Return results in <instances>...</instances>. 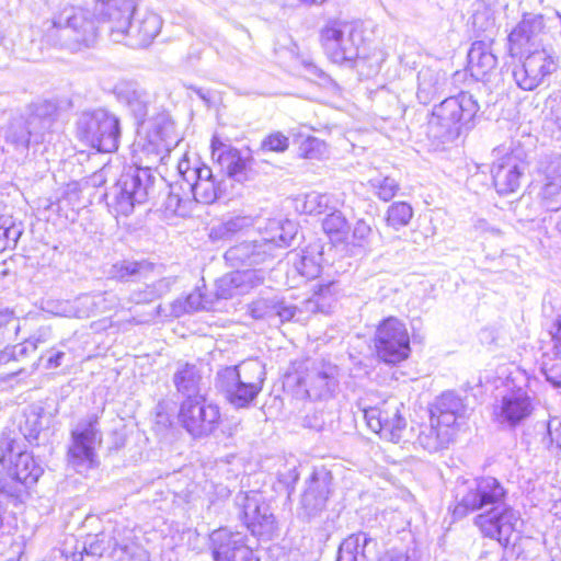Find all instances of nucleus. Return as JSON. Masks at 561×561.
Returning <instances> with one entry per match:
<instances>
[{
    "instance_id": "58",
    "label": "nucleus",
    "mask_w": 561,
    "mask_h": 561,
    "mask_svg": "<svg viewBox=\"0 0 561 561\" xmlns=\"http://www.w3.org/2000/svg\"><path fill=\"white\" fill-rule=\"evenodd\" d=\"M203 163H199V161H195L194 165H192L188 158H183L179 161L178 170L180 175L183 179V182L186 184V186L194 180V178H191V173H198Z\"/></svg>"
},
{
    "instance_id": "53",
    "label": "nucleus",
    "mask_w": 561,
    "mask_h": 561,
    "mask_svg": "<svg viewBox=\"0 0 561 561\" xmlns=\"http://www.w3.org/2000/svg\"><path fill=\"white\" fill-rule=\"evenodd\" d=\"M438 414L435 415L432 413L431 421L433 424H435L437 427H440L442 432H447L449 436H451V440L454 439L455 433H456V425L457 420L461 417V415L445 412V411H437Z\"/></svg>"
},
{
    "instance_id": "2",
    "label": "nucleus",
    "mask_w": 561,
    "mask_h": 561,
    "mask_svg": "<svg viewBox=\"0 0 561 561\" xmlns=\"http://www.w3.org/2000/svg\"><path fill=\"white\" fill-rule=\"evenodd\" d=\"M114 93L118 102L125 104L134 114L136 119L141 121L145 137L137 142L140 152L151 162L162 161L164 154L170 150L169 141L172 131V123L161 115L153 119L144 122L148 113L149 95L134 81H121L115 85Z\"/></svg>"
},
{
    "instance_id": "33",
    "label": "nucleus",
    "mask_w": 561,
    "mask_h": 561,
    "mask_svg": "<svg viewBox=\"0 0 561 561\" xmlns=\"http://www.w3.org/2000/svg\"><path fill=\"white\" fill-rule=\"evenodd\" d=\"M173 382L176 390L186 397V399L202 397L203 377L201 370L193 364L180 363L173 376Z\"/></svg>"
},
{
    "instance_id": "12",
    "label": "nucleus",
    "mask_w": 561,
    "mask_h": 561,
    "mask_svg": "<svg viewBox=\"0 0 561 561\" xmlns=\"http://www.w3.org/2000/svg\"><path fill=\"white\" fill-rule=\"evenodd\" d=\"M377 356L387 364H398L410 354V336L405 324L394 317L385 319L375 334Z\"/></svg>"
},
{
    "instance_id": "20",
    "label": "nucleus",
    "mask_w": 561,
    "mask_h": 561,
    "mask_svg": "<svg viewBox=\"0 0 561 561\" xmlns=\"http://www.w3.org/2000/svg\"><path fill=\"white\" fill-rule=\"evenodd\" d=\"M236 503L240 507V518L253 535H268L274 530V515L259 493H239Z\"/></svg>"
},
{
    "instance_id": "13",
    "label": "nucleus",
    "mask_w": 561,
    "mask_h": 561,
    "mask_svg": "<svg viewBox=\"0 0 561 561\" xmlns=\"http://www.w3.org/2000/svg\"><path fill=\"white\" fill-rule=\"evenodd\" d=\"M179 421L194 438L206 437L218 427L220 411L204 397L190 398L181 403Z\"/></svg>"
},
{
    "instance_id": "17",
    "label": "nucleus",
    "mask_w": 561,
    "mask_h": 561,
    "mask_svg": "<svg viewBox=\"0 0 561 561\" xmlns=\"http://www.w3.org/2000/svg\"><path fill=\"white\" fill-rule=\"evenodd\" d=\"M162 27L161 18L152 12L138 10L133 11L128 16V25L123 27L118 38H112L116 43L125 41V44L133 48L148 47L158 36Z\"/></svg>"
},
{
    "instance_id": "48",
    "label": "nucleus",
    "mask_w": 561,
    "mask_h": 561,
    "mask_svg": "<svg viewBox=\"0 0 561 561\" xmlns=\"http://www.w3.org/2000/svg\"><path fill=\"white\" fill-rule=\"evenodd\" d=\"M289 148V138L280 131H273L265 136L259 151L283 153Z\"/></svg>"
},
{
    "instance_id": "42",
    "label": "nucleus",
    "mask_w": 561,
    "mask_h": 561,
    "mask_svg": "<svg viewBox=\"0 0 561 561\" xmlns=\"http://www.w3.org/2000/svg\"><path fill=\"white\" fill-rule=\"evenodd\" d=\"M22 234L20 225L11 218L0 217V252L14 248Z\"/></svg>"
},
{
    "instance_id": "26",
    "label": "nucleus",
    "mask_w": 561,
    "mask_h": 561,
    "mask_svg": "<svg viewBox=\"0 0 561 561\" xmlns=\"http://www.w3.org/2000/svg\"><path fill=\"white\" fill-rule=\"evenodd\" d=\"M249 312L256 320H266L271 323L293 320L300 310L296 306L278 298H259L249 306Z\"/></svg>"
},
{
    "instance_id": "1",
    "label": "nucleus",
    "mask_w": 561,
    "mask_h": 561,
    "mask_svg": "<svg viewBox=\"0 0 561 561\" xmlns=\"http://www.w3.org/2000/svg\"><path fill=\"white\" fill-rule=\"evenodd\" d=\"M506 494L502 483L493 477L463 481L456 488L453 516L462 518L469 513L480 512L474 517V525L484 537L506 547L519 522V514L505 503Z\"/></svg>"
},
{
    "instance_id": "29",
    "label": "nucleus",
    "mask_w": 561,
    "mask_h": 561,
    "mask_svg": "<svg viewBox=\"0 0 561 561\" xmlns=\"http://www.w3.org/2000/svg\"><path fill=\"white\" fill-rule=\"evenodd\" d=\"M194 180L187 185L194 201L202 204H211L224 192L222 183L217 181L208 165H202L198 173H191Z\"/></svg>"
},
{
    "instance_id": "3",
    "label": "nucleus",
    "mask_w": 561,
    "mask_h": 561,
    "mask_svg": "<svg viewBox=\"0 0 561 561\" xmlns=\"http://www.w3.org/2000/svg\"><path fill=\"white\" fill-rule=\"evenodd\" d=\"M478 101L469 92H460L435 105L427 122V136L438 144L456 140L473 126L479 112Z\"/></svg>"
},
{
    "instance_id": "14",
    "label": "nucleus",
    "mask_w": 561,
    "mask_h": 561,
    "mask_svg": "<svg viewBox=\"0 0 561 561\" xmlns=\"http://www.w3.org/2000/svg\"><path fill=\"white\" fill-rule=\"evenodd\" d=\"M297 386L311 400H329L339 388V367L327 360H316L307 366Z\"/></svg>"
},
{
    "instance_id": "40",
    "label": "nucleus",
    "mask_w": 561,
    "mask_h": 561,
    "mask_svg": "<svg viewBox=\"0 0 561 561\" xmlns=\"http://www.w3.org/2000/svg\"><path fill=\"white\" fill-rule=\"evenodd\" d=\"M266 268L234 271V282H237L239 285V293L244 295L252 289L263 285L266 279Z\"/></svg>"
},
{
    "instance_id": "64",
    "label": "nucleus",
    "mask_w": 561,
    "mask_h": 561,
    "mask_svg": "<svg viewBox=\"0 0 561 561\" xmlns=\"http://www.w3.org/2000/svg\"><path fill=\"white\" fill-rule=\"evenodd\" d=\"M553 351L557 356L561 357V314L557 317L553 330L551 331Z\"/></svg>"
},
{
    "instance_id": "16",
    "label": "nucleus",
    "mask_w": 561,
    "mask_h": 561,
    "mask_svg": "<svg viewBox=\"0 0 561 561\" xmlns=\"http://www.w3.org/2000/svg\"><path fill=\"white\" fill-rule=\"evenodd\" d=\"M210 147L213 159L219 163L229 179L239 183L254 179L255 160L251 156H242L239 149L222 142L216 136L213 137Z\"/></svg>"
},
{
    "instance_id": "59",
    "label": "nucleus",
    "mask_w": 561,
    "mask_h": 561,
    "mask_svg": "<svg viewBox=\"0 0 561 561\" xmlns=\"http://www.w3.org/2000/svg\"><path fill=\"white\" fill-rule=\"evenodd\" d=\"M208 308V300H206L199 290L191 293L184 302L185 312H195Z\"/></svg>"
},
{
    "instance_id": "55",
    "label": "nucleus",
    "mask_w": 561,
    "mask_h": 561,
    "mask_svg": "<svg viewBox=\"0 0 561 561\" xmlns=\"http://www.w3.org/2000/svg\"><path fill=\"white\" fill-rule=\"evenodd\" d=\"M294 267L298 274L306 278H314L320 274L321 267L313 257L310 256H301L297 262H295Z\"/></svg>"
},
{
    "instance_id": "11",
    "label": "nucleus",
    "mask_w": 561,
    "mask_h": 561,
    "mask_svg": "<svg viewBox=\"0 0 561 561\" xmlns=\"http://www.w3.org/2000/svg\"><path fill=\"white\" fill-rule=\"evenodd\" d=\"M402 408L398 398L390 397L374 407L365 408L364 417L368 427L381 438L392 443L405 442L407 421L401 413Z\"/></svg>"
},
{
    "instance_id": "5",
    "label": "nucleus",
    "mask_w": 561,
    "mask_h": 561,
    "mask_svg": "<svg viewBox=\"0 0 561 561\" xmlns=\"http://www.w3.org/2000/svg\"><path fill=\"white\" fill-rule=\"evenodd\" d=\"M45 32L49 41L69 48L79 45L89 46L98 35L95 20L88 10L66 4L50 21L45 22Z\"/></svg>"
},
{
    "instance_id": "46",
    "label": "nucleus",
    "mask_w": 561,
    "mask_h": 561,
    "mask_svg": "<svg viewBox=\"0 0 561 561\" xmlns=\"http://www.w3.org/2000/svg\"><path fill=\"white\" fill-rule=\"evenodd\" d=\"M327 153L323 140L309 136L299 146V156L305 159L319 160Z\"/></svg>"
},
{
    "instance_id": "18",
    "label": "nucleus",
    "mask_w": 561,
    "mask_h": 561,
    "mask_svg": "<svg viewBox=\"0 0 561 561\" xmlns=\"http://www.w3.org/2000/svg\"><path fill=\"white\" fill-rule=\"evenodd\" d=\"M98 422V415L91 414L81 420L71 432L72 445L69 448V457L75 467H92L95 457L94 446L96 440H101Z\"/></svg>"
},
{
    "instance_id": "4",
    "label": "nucleus",
    "mask_w": 561,
    "mask_h": 561,
    "mask_svg": "<svg viewBox=\"0 0 561 561\" xmlns=\"http://www.w3.org/2000/svg\"><path fill=\"white\" fill-rule=\"evenodd\" d=\"M295 232L294 222L272 219L262 237L229 248L225 253V259L231 266L266 264L277 256L278 250L286 249L291 244Z\"/></svg>"
},
{
    "instance_id": "44",
    "label": "nucleus",
    "mask_w": 561,
    "mask_h": 561,
    "mask_svg": "<svg viewBox=\"0 0 561 561\" xmlns=\"http://www.w3.org/2000/svg\"><path fill=\"white\" fill-rule=\"evenodd\" d=\"M20 331V321L10 310L0 311V345L11 341Z\"/></svg>"
},
{
    "instance_id": "63",
    "label": "nucleus",
    "mask_w": 561,
    "mask_h": 561,
    "mask_svg": "<svg viewBox=\"0 0 561 561\" xmlns=\"http://www.w3.org/2000/svg\"><path fill=\"white\" fill-rule=\"evenodd\" d=\"M50 329L41 328L32 336L26 339V342L31 345V351H35L39 344L46 343L50 339Z\"/></svg>"
},
{
    "instance_id": "43",
    "label": "nucleus",
    "mask_w": 561,
    "mask_h": 561,
    "mask_svg": "<svg viewBox=\"0 0 561 561\" xmlns=\"http://www.w3.org/2000/svg\"><path fill=\"white\" fill-rule=\"evenodd\" d=\"M169 290V282L167 279H159L158 282L146 285L144 289L135 290L130 300L135 304H148L161 297Z\"/></svg>"
},
{
    "instance_id": "57",
    "label": "nucleus",
    "mask_w": 561,
    "mask_h": 561,
    "mask_svg": "<svg viewBox=\"0 0 561 561\" xmlns=\"http://www.w3.org/2000/svg\"><path fill=\"white\" fill-rule=\"evenodd\" d=\"M31 350V345L26 342L16 344L12 347H5L0 353V363L5 364L10 360H19L26 356L27 352Z\"/></svg>"
},
{
    "instance_id": "6",
    "label": "nucleus",
    "mask_w": 561,
    "mask_h": 561,
    "mask_svg": "<svg viewBox=\"0 0 561 561\" xmlns=\"http://www.w3.org/2000/svg\"><path fill=\"white\" fill-rule=\"evenodd\" d=\"M264 366L257 360L225 367L217 373V382L228 401L238 409L249 408L262 391Z\"/></svg>"
},
{
    "instance_id": "8",
    "label": "nucleus",
    "mask_w": 561,
    "mask_h": 561,
    "mask_svg": "<svg viewBox=\"0 0 561 561\" xmlns=\"http://www.w3.org/2000/svg\"><path fill=\"white\" fill-rule=\"evenodd\" d=\"M77 135L98 151L114 152L121 140L119 119L103 108L85 111L77 121Z\"/></svg>"
},
{
    "instance_id": "39",
    "label": "nucleus",
    "mask_w": 561,
    "mask_h": 561,
    "mask_svg": "<svg viewBox=\"0 0 561 561\" xmlns=\"http://www.w3.org/2000/svg\"><path fill=\"white\" fill-rule=\"evenodd\" d=\"M331 210L332 211L322 221L323 231L332 240H344L350 230L347 219L340 210H336L334 207Z\"/></svg>"
},
{
    "instance_id": "41",
    "label": "nucleus",
    "mask_w": 561,
    "mask_h": 561,
    "mask_svg": "<svg viewBox=\"0 0 561 561\" xmlns=\"http://www.w3.org/2000/svg\"><path fill=\"white\" fill-rule=\"evenodd\" d=\"M413 216V209L405 202H396L391 204L387 210V222L390 227L399 230L405 227Z\"/></svg>"
},
{
    "instance_id": "9",
    "label": "nucleus",
    "mask_w": 561,
    "mask_h": 561,
    "mask_svg": "<svg viewBox=\"0 0 561 561\" xmlns=\"http://www.w3.org/2000/svg\"><path fill=\"white\" fill-rule=\"evenodd\" d=\"M55 108L45 104L37 106L34 112L27 116L13 117L4 130L7 144L12 145L15 150L25 151L31 141L38 144L44 140V135L54 123L53 112Z\"/></svg>"
},
{
    "instance_id": "31",
    "label": "nucleus",
    "mask_w": 561,
    "mask_h": 561,
    "mask_svg": "<svg viewBox=\"0 0 561 561\" xmlns=\"http://www.w3.org/2000/svg\"><path fill=\"white\" fill-rule=\"evenodd\" d=\"M469 70L477 80H485L497 65V58L493 54L490 44L474 42L468 53Z\"/></svg>"
},
{
    "instance_id": "27",
    "label": "nucleus",
    "mask_w": 561,
    "mask_h": 561,
    "mask_svg": "<svg viewBox=\"0 0 561 561\" xmlns=\"http://www.w3.org/2000/svg\"><path fill=\"white\" fill-rule=\"evenodd\" d=\"M378 553V541L359 531L350 535L339 547L336 561H373Z\"/></svg>"
},
{
    "instance_id": "19",
    "label": "nucleus",
    "mask_w": 561,
    "mask_h": 561,
    "mask_svg": "<svg viewBox=\"0 0 561 561\" xmlns=\"http://www.w3.org/2000/svg\"><path fill=\"white\" fill-rule=\"evenodd\" d=\"M209 550L214 561H252L253 552L245 543V535L227 527L209 535Z\"/></svg>"
},
{
    "instance_id": "36",
    "label": "nucleus",
    "mask_w": 561,
    "mask_h": 561,
    "mask_svg": "<svg viewBox=\"0 0 561 561\" xmlns=\"http://www.w3.org/2000/svg\"><path fill=\"white\" fill-rule=\"evenodd\" d=\"M297 208L308 215H320L333 209L332 196L327 193L309 192L296 199Z\"/></svg>"
},
{
    "instance_id": "21",
    "label": "nucleus",
    "mask_w": 561,
    "mask_h": 561,
    "mask_svg": "<svg viewBox=\"0 0 561 561\" xmlns=\"http://www.w3.org/2000/svg\"><path fill=\"white\" fill-rule=\"evenodd\" d=\"M526 164L515 153L507 152L492 165L493 184L500 195L515 193L524 175Z\"/></svg>"
},
{
    "instance_id": "62",
    "label": "nucleus",
    "mask_w": 561,
    "mask_h": 561,
    "mask_svg": "<svg viewBox=\"0 0 561 561\" xmlns=\"http://www.w3.org/2000/svg\"><path fill=\"white\" fill-rule=\"evenodd\" d=\"M302 309H300V312H297V314H301L305 312H321V313H329L328 311V304L327 302H320L313 295L309 299L302 302ZM299 310V308H297Z\"/></svg>"
},
{
    "instance_id": "47",
    "label": "nucleus",
    "mask_w": 561,
    "mask_h": 561,
    "mask_svg": "<svg viewBox=\"0 0 561 561\" xmlns=\"http://www.w3.org/2000/svg\"><path fill=\"white\" fill-rule=\"evenodd\" d=\"M22 481L15 474L0 471V495L7 499L19 500L22 495Z\"/></svg>"
},
{
    "instance_id": "7",
    "label": "nucleus",
    "mask_w": 561,
    "mask_h": 561,
    "mask_svg": "<svg viewBox=\"0 0 561 561\" xmlns=\"http://www.w3.org/2000/svg\"><path fill=\"white\" fill-rule=\"evenodd\" d=\"M153 180L150 167H128L105 194L107 206L116 215H130L137 204L147 201Z\"/></svg>"
},
{
    "instance_id": "49",
    "label": "nucleus",
    "mask_w": 561,
    "mask_h": 561,
    "mask_svg": "<svg viewBox=\"0 0 561 561\" xmlns=\"http://www.w3.org/2000/svg\"><path fill=\"white\" fill-rule=\"evenodd\" d=\"M373 229L364 219H358L353 228L352 244L359 248H369L373 239Z\"/></svg>"
},
{
    "instance_id": "51",
    "label": "nucleus",
    "mask_w": 561,
    "mask_h": 561,
    "mask_svg": "<svg viewBox=\"0 0 561 561\" xmlns=\"http://www.w3.org/2000/svg\"><path fill=\"white\" fill-rule=\"evenodd\" d=\"M437 411H445L454 414L461 415L465 412V407L462 404L461 399L456 396L454 392H445L443 393L436 404Z\"/></svg>"
},
{
    "instance_id": "35",
    "label": "nucleus",
    "mask_w": 561,
    "mask_h": 561,
    "mask_svg": "<svg viewBox=\"0 0 561 561\" xmlns=\"http://www.w3.org/2000/svg\"><path fill=\"white\" fill-rule=\"evenodd\" d=\"M14 474L22 481L23 485L30 486L38 481L43 474V469L36 463L31 454L20 451L15 461Z\"/></svg>"
},
{
    "instance_id": "24",
    "label": "nucleus",
    "mask_w": 561,
    "mask_h": 561,
    "mask_svg": "<svg viewBox=\"0 0 561 561\" xmlns=\"http://www.w3.org/2000/svg\"><path fill=\"white\" fill-rule=\"evenodd\" d=\"M540 172L543 175L539 193L540 204L548 211L561 210V157H546L540 162Z\"/></svg>"
},
{
    "instance_id": "32",
    "label": "nucleus",
    "mask_w": 561,
    "mask_h": 561,
    "mask_svg": "<svg viewBox=\"0 0 561 561\" xmlns=\"http://www.w3.org/2000/svg\"><path fill=\"white\" fill-rule=\"evenodd\" d=\"M416 98L422 104H428L440 95L446 87V73L430 67L422 68L417 75Z\"/></svg>"
},
{
    "instance_id": "56",
    "label": "nucleus",
    "mask_w": 561,
    "mask_h": 561,
    "mask_svg": "<svg viewBox=\"0 0 561 561\" xmlns=\"http://www.w3.org/2000/svg\"><path fill=\"white\" fill-rule=\"evenodd\" d=\"M227 225L229 227V231L231 237L233 238L237 233L245 231L252 228L255 224V220L251 216L245 215H237L229 217L226 219Z\"/></svg>"
},
{
    "instance_id": "50",
    "label": "nucleus",
    "mask_w": 561,
    "mask_h": 561,
    "mask_svg": "<svg viewBox=\"0 0 561 561\" xmlns=\"http://www.w3.org/2000/svg\"><path fill=\"white\" fill-rule=\"evenodd\" d=\"M234 272L224 275L216 282V296L219 299H230L242 295L239 293V285L234 282Z\"/></svg>"
},
{
    "instance_id": "37",
    "label": "nucleus",
    "mask_w": 561,
    "mask_h": 561,
    "mask_svg": "<svg viewBox=\"0 0 561 561\" xmlns=\"http://www.w3.org/2000/svg\"><path fill=\"white\" fill-rule=\"evenodd\" d=\"M373 194L382 202H390L400 191V183L390 175L378 174L368 181Z\"/></svg>"
},
{
    "instance_id": "45",
    "label": "nucleus",
    "mask_w": 561,
    "mask_h": 561,
    "mask_svg": "<svg viewBox=\"0 0 561 561\" xmlns=\"http://www.w3.org/2000/svg\"><path fill=\"white\" fill-rule=\"evenodd\" d=\"M142 267L140 262L124 260L113 264L108 273L112 278L125 282L140 274Z\"/></svg>"
},
{
    "instance_id": "22",
    "label": "nucleus",
    "mask_w": 561,
    "mask_h": 561,
    "mask_svg": "<svg viewBox=\"0 0 561 561\" xmlns=\"http://www.w3.org/2000/svg\"><path fill=\"white\" fill-rule=\"evenodd\" d=\"M332 476L329 472L313 473L301 495L299 515L311 519L318 516L327 506L331 493Z\"/></svg>"
},
{
    "instance_id": "38",
    "label": "nucleus",
    "mask_w": 561,
    "mask_h": 561,
    "mask_svg": "<svg viewBox=\"0 0 561 561\" xmlns=\"http://www.w3.org/2000/svg\"><path fill=\"white\" fill-rule=\"evenodd\" d=\"M183 186L179 183L169 185V193L164 201V208L170 214L186 217L191 213L192 201L183 197Z\"/></svg>"
},
{
    "instance_id": "28",
    "label": "nucleus",
    "mask_w": 561,
    "mask_h": 561,
    "mask_svg": "<svg viewBox=\"0 0 561 561\" xmlns=\"http://www.w3.org/2000/svg\"><path fill=\"white\" fill-rule=\"evenodd\" d=\"M133 11L131 0H99L95 7L98 16L102 21L111 23L112 38H118L122 35V30L128 25V16Z\"/></svg>"
},
{
    "instance_id": "54",
    "label": "nucleus",
    "mask_w": 561,
    "mask_h": 561,
    "mask_svg": "<svg viewBox=\"0 0 561 561\" xmlns=\"http://www.w3.org/2000/svg\"><path fill=\"white\" fill-rule=\"evenodd\" d=\"M339 293V285L336 282H329L327 284H319L313 290V296L320 302L328 304V311L330 312L333 302L336 300Z\"/></svg>"
},
{
    "instance_id": "25",
    "label": "nucleus",
    "mask_w": 561,
    "mask_h": 561,
    "mask_svg": "<svg viewBox=\"0 0 561 561\" xmlns=\"http://www.w3.org/2000/svg\"><path fill=\"white\" fill-rule=\"evenodd\" d=\"M533 411L531 397L527 389L517 388L504 394L495 408V415L501 423L516 425L530 415Z\"/></svg>"
},
{
    "instance_id": "60",
    "label": "nucleus",
    "mask_w": 561,
    "mask_h": 561,
    "mask_svg": "<svg viewBox=\"0 0 561 561\" xmlns=\"http://www.w3.org/2000/svg\"><path fill=\"white\" fill-rule=\"evenodd\" d=\"M208 237L214 242L226 241L232 238L226 220L213 225L209 228Z\"/></svg>"
},
{
    "instance_id": "23",
    "label": "nucleus",
    "mask_w": 561,
    "mask_h": 561,
    "mask_svg": "<svg viewBox=\"0 0 561 561\" xmlns=\"http://www.w3.org/2000/svg\"><path fill=\"white\" fill-rule=\"evenodd\" d=\"M543 30L541 15L525 14L523 20L508 35V46L512 56L523 55L536 49L540 45V35Z\"/></svg>"
},
{
    "instance_id": "15",
    "label": "nucleus",
    "mask_w": 561,
    "mask_h": 561,
    "mask_svg": "<svg viewBox=\"0 0 561 561\" xmlns=\"http://www.w3.org/2000/svg\"><path fill=\"white\" fill-rule=\"evenodd\" d=\"M527 53L523 64L514 69L513 77L520 89L531 91L556 71L557 62L546 49L536 48Z\"/></svg>"
},
{
    "instance_id": "10",
    "label": "nucleus",
    "mask_w": 561,
    "mask_h": 561,
    "mask_svg": "<svg viewBox=\"0 0 561 561\" xmlns=\"http://www.w3.org/2000/svg\"><path fill=\"white\" fill-rule=\"evenodd\" d=\"M328 58L337 65L355 60L363 44V31L352 22H334L320 34Z\"/></svg>"
},
{
    "instance_id": "52",
    "label": "nucleus",
    "mask_w": 561,
    "mask_h": 561,
    "mask_svg": "<svg viewBox=\"0 0 561 561\" xmlns=\"http://www.w3.org/2000/svg\"><path fill=\"white\" fill-rule=\"evenodd\" d=\"M66 343L61 342L59 345L53 346L51 348L46 351L39 358L41 360L45 362L44 368L55 369L60 367L66 357Z\"/></svg>"
},
{
    "instance_id": "34",
    "label": "nucleus",
    "mask_w": 561,
    "mask_h": 561,
    "mask_svg": "<svg viewBox=\"0 0 561 561\" xmlns=\"http://www.w3.org/2000/svg\"><path fill=\"white\" fill-rule=\"evenodd\" d=\"M450 443L451 436L447 432H442L432 421L430 424L420 425L415 444L424 450L436 453L447 448Z\"/></svg>"
},
{
    "instance_id": "61",
    "label": "nucleus",
    "mask_w": 561,
    "mask_h": 561,
    "mask_svg": "<svg viewBox=\"0 0 561 561\" xmlns=\"http://www.w3.org/2000/svg\"><path fill=\"white\" fill-rule=\"evenodd\" d=\"M21 432L30 443L37 440L41 433L39 417L34 416L33 421L27 419L25 424L21 426Z\"/></svg>"
},
{
    "instance_id": "30",
    "label": "nucleus",
    "mask_w": 561,
    "mask_h": 561,
    "mask_svg": "<svg viewBox=\"0 0 561 561\" xmlns=\"http://www.w3.org/2000/svg\"><path fill=\"white\" fill-rule=\"evenodd\" d=\"M73 550L68 548V542H66L62 553L67 559H71V561H83V556L89 557H102L108 549H116V541L107 534L100 533L96 535H89L85 540L79 545L76 539Z\"/></svg>"
}]
</instances>
